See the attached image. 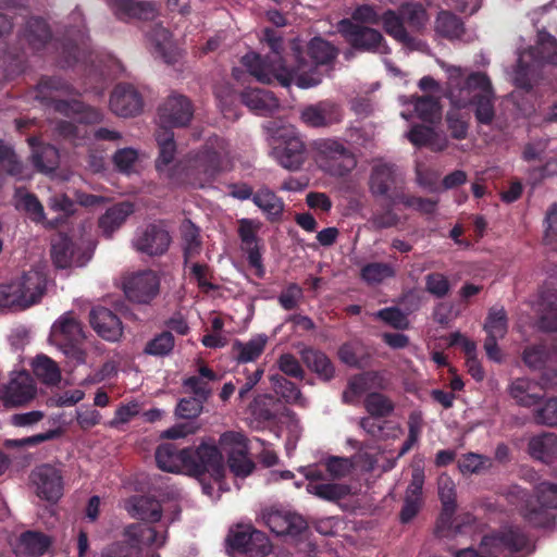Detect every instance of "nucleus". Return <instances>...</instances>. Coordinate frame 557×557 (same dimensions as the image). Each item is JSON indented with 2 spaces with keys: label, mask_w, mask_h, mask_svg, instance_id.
<instances>
[{
  "label": "nucleus",
  "mask_w": 557,
  "mask_h": 557,
  "mask_svg": "<svg viewBox=\"0 0 557 557\" xmlns=\"http://www.w3.org/2000/svg\"><path fill=\"white\" fill-rule=\"evenodd\" d=\"M30 482L40 498L55 502L62 496L63 483L61 473L50 465H41L34 469L30 474Z\"/></svg>",
  "instance_id": "nucleus-21"
},
{
  "label": "nucleus",
  "mask_w": 557,
  "mask_h": 557,
  "mask_svg": "<svg viewBox=\"0 0 557 557\" xmlns=\"http://www.w3.org/2000/svg\"><path fill=\"white\" fill-rule=\"evenodd\" d=\"M513 493L523 503L520 510L530 523L543 527L549 522L548 509L557 508V484L543 482L536 487L539 508L525 499V493L522 490L515 487Z\"/></svg>",
  "instance_id": "nucleus-12"
},
{
  "label": "nucleus",
  "mask_w": 557,
  "mask_h": 557,
  "mask_svg": "<svg viewBox=\"0 0 557 557\" xmlns=\"http://www.w3.org/2000/svg\"><path fill=\"white\" fill-rule=\"evenodd\" d=\"M55 109L58 111L65 112L66 114L69 113V111L75 113V120L79 123H98L103 117L101 111L90 107H85L78 102H75L73 104L58 102Z\"/></svg>",
  "instance_id": "nucleus-53"
},
{
  "label": "nucleus",
  "mask_w": 557,
  "mask_h": 557,
  "mask_svg": "<svg viewBox=\"0 0 557 557\" xmlns=\"http://www.w3.org/2000/svg\"><path fill=\"white\" fill-rule=\"evenodd\" d=\"M133 205L122 202L110 208L99 220V227L106 236L117 230L125 220L133 213Z\"/></svg>",
  "instance_id": "nucleus-42"
},
{
  "label": "nucleus",
  "mask_w": 557,
  "mask_h": 557,
  "mask_svg": "<svg viewBox=\"0 0 557 557\" xmlns=\"http://www.w3.org/2000/svg\"><path fill=\"white\" fill-rule=\"evenodd\" d=\"M28 141L33 148V162L35 166L44 173L53 171L59 163L58 150L50 145H39L38 139L35 137L29 138Z\"/></svg>",
  "instance_id": "nucleus-41"
},
{
  "label": "nucleus",
  "mask_w": 557,
  "mask_h": 557,
  "mask_svg": "<svg viewBox=\"0 0 557 557\" xmlns=\"http://www.w3.org/2000/svg\"><path fill=\"white\" fill-rule=\"evenodd\" d=\"M435 29L438 35L455 39L463 34V24L456 15L443 11L436 18Z\"/></svg>",
  "instance_id": "nucleus-50"
},
{
  "label": "nucleus",
  "mask_w": 557,
  "mask_h": 557,
  "mask_svg": "<svg viewBox=\"0 0 557 557\" xmlns=\"http://www.w3.org/2000/svg\"><path fill=\"white\" fill-rule=\"evenodd\" d=\"M264 40L269 44L274 55L269 62L262 61L256 53H247L243 57V64L249 73L261 83H271L274 79L283 86L296 84L300 88H310L321 82V74L317 72L311 63L302 60L299 48L296 42L293 44V50L297 60V65L287 69L278 57L281 38L271 29L264 30Z\"/></svg>",
  "instance_id": "nucleus-2"
},
{
  "label": "nucleus",
  "mask_w": 557,
  "mask_h": 557,
  "mask_svg": "<svg viewBox=\"0 0 557 557\" xmlns=\"http://www.w3.org/2000/svg\"><path fill=\"white\" fill-rule=\"evenodd\" d=\"M252 201L272 221L278 219L284 210L283 200L265 187L252 196Z\"/></svg>",
  "instance_id": "nucleus-44"
},
{
  "label": "nucleus",
  "mask_w": 557,
  "mask_h": 557,
  "mask_svg": "<svg viewBox=\"0 0 557 557\" xmlns=\"http://www.w3.org/2000/svg\"><path fill=\"white\" fill-rule=\"evenodd\" d=\"M51 544L50 537L39 532H26L20 539L18 549L27 555H42Z\"/></svg>",
  "instance_id": "nucleus-49"
},
{
  "label": "nucleus",
  "mask_w": 557,
  "mask_h": 557,
  "mask_svg": "<svg viewBox=\"0 0 557 557\" xmlns=\"http://www.w3.org/2000/svg\"><path fill=\"white\" fill-rule=\"evenodd\" d=\"M37 394V387L26 371L12 372L8 383L0 391L5 406L17 407L30 403Z\"/></svg>",
  "instance_id": "nucleus-16"
},
{
  "label": "nucleus",
  "mask_w": 557,
  "mask_h": 557,
  "mask_svg": "<svg viewBox=\"0 0 557 557\" xmlns=\"http://www.w3.org/2000/svg\"><path fill=\"white\" fill-rule=\"evenodd\" d=\"M313 149L318 166L332 176L343 177L357 166L355 154L337 139H318Z\"/></svg>",
  "instance_id": "nucleus-8"
},
{
  "label": "nucleus",
  "mask_w": 557,
  "mask_h": 557,
  "mask_svg": "<svg viewBox=\"0 0 557 557\" xmlns=\"http://www.w3.org/2000/svg\"><path fill=\"white\" fill-rule=\"evenodd\" d=\"M109 106L111 111L122 117L138 114L143 109V100L138 91L127 84L117 85L111 94Z\"/></svg>",
  "instance_id": "nucleus-22"
},
{
  "label": "nucleus",
  "mask_w": 557,
  "mask_h": 557,
  "mask_svg": "<svg viewBox=\"0 0 557 557\" xmlns=\"http://www.w3.org/2000/svg\"><path fill=\"white\" fill-rule=\"evenodd\" d=\"M151 52L168 64H174L182 55V50L172 39L168 29L158 25L153 27L148 37Z\"/></svg>",
  "instance_id": "nucleus-26"
},
{
  "label": "nucleus",
  "mask_w": 557,
  "mask_h": 557,
  "mask_svg": "<svg viewBox=\"0 0 557 557\" xmlns=\"http://www.w3.org/2000/svg\"><path fill=\"white\" fill-rule=\"evenodd\" d=\"M530 455L539 460L548 461L557 454V436L545 433L534 436L529 442Z\"/></svg>",
  "instance_id": "nucleus-46"
},
{
  "label": "nucleus",
  "mask_w": 557,
  "mask_h": 557,
  "mask_svg": "<svg viewBox=\"0 0 557 557\" xmlns=\"http://www.w3.org/2000/svg\"><path fill=\"white\" fill-rule=\"evenodd\" d=\"M181 234L185 245L186 257H191L198 252L200 247L199 230L194 223L186 220L181 225Z\"/></svg>",
  "instance_id": "nucleus-62"
},
{
  "label": "nucleus",
  "mask_w": 557,
  "mask_h": 557,
  "mask_svg": "<svg viewBox=\"0 0 557 557\" xmlns=\"http://www.w3.org/2000/svg\"><path fill=\"white\" fill-rule=\"evenodd\" d=\"M324 465L330 476L341 479L351 472L355 467V461L350 458L330 457L325 459Z\"/></svg>",
  "instance_id": "nucleus-64"
},
{
  "label": "nucleus",
  "mask_w": 557,
  "mask_h": 557,
  "mask_svg": "<svg viewBox=\"0 0 557 557\" xmlns=\"http://www.w3.org/2000/svg\"><path fill=\"white\" fill-rule=\"evenodd\" d=\"M301 357L307 367L323 380H330L334 375V367L323 352L306 348L301 351Z\"/></svg>",
  "instance_id": "nucleus-47"
},
{
  "label": "nucleus",
  "mask_w": 557,
  "mask_h": 557,
  "mask_svg": "<svg viewBox=\"0 0 557 557\" xmlns=\"http://www.w3.org/2000/svg\"><path fill=\"white\" fill-rule=\"evenodd\" d=\"M529 549L527 537L518 529L506 527L497 533L485 535L479 550L465 548L455 557H509L513 552Z\"/></svg>",
  "instance_id": "nucleus-7"
},
{
  "label": "nucleus",
  "mask_w": 557,
  "mask_h": 557,
  "mask_svg": "<svg viewBox=\"0 0 557 557\" xmlns=\"http://www.w3.org/2000/svg\"><path fill=\"white\" fill-rule=\"evenodd\" d=\"M166 531L135 523L125 528L123 540L114 542L101 552V557H159L152 550L162 547Z\"/></svg>",
  "instance_id": "nucleus-3"
},
{
  "label": "nucleus",
  "mask_w": 557,
  "mask_h": 557,
  "mask_svg": "<svg viewBox=\"0 0 557 557\" xmlns=\"http://www.w3.org/2000/svg\"><path fill=\"white\" fill-rule=\"evenodd\" d=\"M395 269L384 262H372L361 269V277L370 285L380 284L387 278L394 277Z\"/></svg>",
  "instance_id": "nucleus-51"
},
{
  "label": "nucleus",
  "mask_w": 557,
  "mask_h": 557,
  "mask_svg": "<svg viewBox=\"0 0 557 557\" xmlns=\"http://www.w3.org/2000/svg\"><path fill=\"white\" fill-rule=\"evenodd\" d=\"M312 494L324 500H337L348 494V487L337 483H309L306 487Z\"/></svg>",
  "instance_id": "nucleus-52"
},
{
  "label": "nucleus",
  "mask_w": 557,
  "mask_h": 557,
  "mask_svg": "<svg viewBox=\"0 0 557 557\" xmlns=\"http://www.w3.org/2000/svg\"><path fill=\"white\" fill-rule=\"evenodd\" d=\"M51 257L53 263L60 268L65 269L72 265H84L88 258L66 235L59 234L52 240Z\"/></svg>",
  "instance_id": "nucleus-24"
},
{
  "label": "nucleus",
  "mask_w": 557,
  "mask_h": 557,
  "mask_svg": "<svg viewBox=\"0 0 557 557\" xmlns=\"http://www.w3.org/2000/svg\"><path fill=\"white\" fill-rule=\"evenodd\" d=\"M221 447L228 454L231 471L236 476H247L253 469V463L247 457V445L243 434L226 432L220 438Z\"/></svg>",
  "instance_id": "nucleus-18"
},
{
  "label": "nucleus",
  "mask_w": 557,
  "mask_h": 557,
  "mask_svg": "<svg viewBox=\"0 0 557 557\" xmlns=\"http://www.w3.org/2000/svg\"><path fill=\"white\" fill-rule=\"evenodd\" d=\"M46 290L42 272L30 270L7 284H0V308L26 309L37 304Z\"/></svg>",
  "instance_id": "nucleus-6"
},
{
  "label": "nucleus",
  "mask_w": 557,
  "mask_h": 557,
  "mask_svg": "<svg viewBox=\"0 0 557 557\" xmlns=\"http://www.w3.org/2000/svg\"><path fill=\"white\" fill-rule=\"evenodd\" d=\"M268 341L265 334H257L247 342L236 339L232 346L235 359L244 363L255 361L264 351Z\"/></svg>",
  "instance_id": "nucleus-37"
},
{
  "label": "nucleus",
  "mask_w": 557,
  "mask_h": 557,
  "mask_svg": "<svg viewBox=\"0 0 557 557\" xmlns=\"http://www.w3.org/2000/svg\"><path fill=\"white\" fill-rule=\"evenodd\" d=\"M547 61L557 64V42L545 32L539 33V44L536 48L524 51L519 55L517 70L515 72V84L520 88H529L528 78L530 72V61Z\"/></svg>",
  "instance_id": "nucleus-13"
},
{
  "label": "nucleus",
  "mask_w": 557,
  "mask_h": 557,
  "mask_svg": "<svg viewBox=\"0 0 557 557\" xmlns=\"http://www.w3.org/2000/svg\"><path fill=\"white\" fill-rule=\"evenodd\" d=\"M364 407L372 417L388 416L394 409L392 401L379 393H370L364 400Z\"/></svg>",
  "instance_id": "nucleus-58"
},
{
  "label": "nucleus",
  "mask_w": 557,
  "mask_h": 557,
  "mask_svg": "<svg viewBox=\"0 0 557 557\" xmlns=\"http://www.w3.org/2000/svg\"><path fill=\"white\" fill-rule=\"evenodd\" d=\"M126 509L133 518L149 522H157L162 516V508L159 502L145 496L129 499Z\"/></svg>",
  "instance_id": "nucleus-39"
},
{
  "label": "nucleus",
  "mask_w": 557,
  "mask_h": 557,
  "mask_svg": "<svg viewBox=\"0 0 557 557\" xmlns=\"http://www.w3.org/2000/svg\"><path fill=\"white\" fill-rule=\"evenodd\" d=\"M262 520L276 535H297L306 529V521L299 515L277 509H267Z\"/></svg>",
  "instance_id": "nucleus-23"
},
{
  "label": "nucleus",
  "mask_w": 557,
  "mask_h": 557,
  "mask_svg": "<svg viewBox=\"0 0 557 557\" xmlns=\"http://www.w3.org/2000/svg\"><path fill=\"white\" fill-rule=\"evenodd\" d=\"M308 53L315 65L327 64L337 54V50L321 38H313L308 47Z\"/></svg>",
  "instance_id": "nucleus-56"
},
{
  "label": "nucleus",
  "mask_w": 557,
  "mask_h": 557,
  "mask_svg": "<svg viewBox=\"0 0 557 557\" xmlns=\"http://www.w3.org/2000/svg\"><path fill=\"white\" fill-rule=\"evenodd\" d=\"M438 64L447 78L445 96L451 106L447 113V123L453 137L460 139L467 135L466 115L459 114L458 110L473 107L480 123H491L495 115V94L490 77L483 72H471L443 61Z\"/></svg>",
  "instance_id": "nucleus-1"
},
{
  "label": "nucleus",
  "mask_w": 557,
  "mask_h": 557,
  "mask_svg": "<svg viewBox=\"0 0 557 557\" xmlns=\"http://www.w3.org/2000/svg\"><path fill=\"white\" fill-rule=\"evenodd\" d=\"M156 138L159 146V157L156 162L157 170L160 174L172 177L171 164L176 152L173 133L158 129Z\"/></svg>",
  "instance_id": "nucleus-36"
},
{
  "label": "nucleus",
  "mask_w": 557,
  "mask_h": 557,
  "mask_svg": "<svg viewBox=\"0 0 557 557\" xmlns=\"http://www.w3.org/2000/svg\"><path fill=\"white\" fill-rule=\"evenodd\" d=\"M15 205L20 210H24L29 219L36 223H46L48 226L53 227L55 223L46 221L44 207L37 197L23 190H17L15 194Z\"/></svg>",
  "instance_id": "nucleus-43"
},
{
  "label": "nucleus",
  "mask_w": 557,
  "mask_h": 557,
  "mask_svg": "<svg viewBox=\"0 0 557 557\" xmlns=\"http://www.w3.org/2000/svg\"><path fill=\"white\" fill-rule=\"evenodd\" d=\"M301 121L310 127H326L342 120L339 108L329 101H322L305 108Z\"/></svg>",
  "instance_id": "nucleus-27"
},
{
  "label": "nucleus",
  "mask_w": 557,
  "mask_h": 557,
  "mask_svg": "<svg viewBox=\"0 0 557 557\" xmlns=\"http://www.w3.org/2000/svg\"><path fill=\"white\" fill-rule=\"evenodd\" d=\"M90 324L99 336L115 342L123 333L120 319L106 308H95L90 312Z\"/></svg>",
  "instance_id": "nucleus-33"
},
{
  "label": "nucleus",
  "mask_w": 557,
  "mask_h": 557,
  "mask_svg": "<svg viewBox=\"0 0 557 557\" xmlns=\"http://www.w3.org/2000/svg\"><path fill=\"white\" fill-rule=\"evenodd\" d=\"M384 386L385 379L379 372H366L355 375L348 381L347 388L343 392V401L356 404L364 393L383 388Z\"/></svg>",
  "instance_id": "nucleus-28"
},
{
  "label": "nucleus",
  "mask_w": 557,
  "mask_h": 557,
  "mask_svg": "<svg viewBox=\"0 0 557 557\" xmlns=\"http://www.w3.org/2000/svg\"><path fill=\"white\" fill-rule=\"evenodd\" d=\"M491 466V460L482 455L467 454L458 460V467L465 474L476 473Z\"/></svg>",
  "instance_id": "nucleus-63"
},
{
  "label": "nucleus",
  "mask_w": 557,
  "mask_h": 557,
  "mask_svg": "<svg viewBox=\"0 0 557 557\" xmlns=\"http://www.w3.org/2000/svg\"><path fill=\"white\" fill-rule=\"evenodd\" d=\"M369 186L375 197H388L393 200L395 195L392 197L391 193L397 188V174L393 165L376 162L371 172Z\"/></svg>",
  "instance_id": "nucleus-30"
},
{
  "label": "nucleus",
  "mask_w": 557,
  "mask_h": 557,
  "mask_svg": "<svg viewBox=\"0 0 557 557\" xmlns=\"http://www.w3.org/2000/svg\"><path fill=\"white\" fill-rule=\"evenodd\" d=\"M271 382L274 385L275 392L280 394L286 401L305 407L307 405L306 398L302 396L296 385L282 376L272 375Z\"/></svg>",
  "instance_id": "nucleus-55"
},
{
  "label": "nucleus",
  "mask_w": 557,
  "mask_h": 557,
  "mask_svg": "<svg viewBox=\"0 0 557 557\" xmlns=\"http://www.w3.org/2000/svg\"><path fill=\"white\" fill-rule=\"evenodd\" d=\"M424 483V471L420 465L412 467L411 482L407 488L405 505L400 512V519L404 523L411 521L421 507V494Z\"/></svg>",
  "instance_id": "nucleus-32"
},
{
  "label": "nucleus",
  "mask_w": 557,
  "mask_h": 557,
  "mask_svg": "<svg viewBox=\"0 0 557 557\" xmlns=\"http://www.w3.org/2000/svg\"><path fill=\"white\" fill-rule=\"evenodd\" d=\"M171 244L169 232L160 224H149L137 230L133 239V248L150 257L161 256L168 251Z\"/></svg>",
  "instance_id": "nucleus-17"
},
{
  "label": "nucleus",
  "mask_w": 557,
  "mask_h": 557,
  "mask_svg": "<svg viewBox=\"0 0 557 557\" xmlns=\"http://www.w3.org/2000/svg\"><path fill=\"white\" fill-rule=\"evenodd\" d=\"M34 374L45 384L55 385L61 381L59 366L48 356L38 355L32 361Z\"/></svg>",
  "instance_id": "nucleus-45"
},
{
  "label": "nucleus",
  "mask_w": 557,
  "mask_h": 557,
  "mask_svg": "<svg viewBox=\"0 0 557 557\" xmlns=\"http://www.w3.org/2000/svg\"><path fill=\"white\" fill-rule=\"evenodd\" d=\"M438 495L443 504V511L438 519L437 532L442 536H450L460 532L461 524H470L474 518L470 513L460 515L454 518L455 511V483L446 474L438 478Z\"/></svg>",
  "instance_id": "nucleus-10"
},
{
  "label": "nucleus",
  "mask_w": 557,
  "mask_h": 557,
  "mask_svg": "<svg viewBox=\"0 0 557 557\" xmlns=\"http://www.w3.org/2000/svg\"><path fill=\"white\" fill-rule=\"evenodd\" d=\"M539 386V383L530 379L517 377L510 381L507 392L516 405L531 408L539 405L542 399V395L537 393Z\"/></svg>",
  "instance_id": "nucleus-34"
},
{
  "label": "nucleus",
  "mask_w": 557,
  "mask_h": 557,
  "mask_svg": "<svg viewBox=\"0 0 557 557\" xmlns=\"http://www.w3.org/2000/svg\"><path fill=\"white\" fill-rule=\"evenodd\" d=\"M115 166L124 173L136 172L139 164V153L133 148L120 149L113 157Z\"/></svg>",
  "instance_id": "nucleus-60"
},
{
  "label": "nucleus",
  "mask_w": 557,
  "mask_h": 557,
  "mask_svg": "<svg viewBox=\"0 0 557 557\" xmlns=\"http://www.w3.org/2000/svg\"><path fill=\"white\" fill-rule=\"evenodd\" d=\"M220 377L208 367L200 366L198 376H189L184 381V387L195 394L197 398L206 399L209 389V381H218Z\"/></svg>",
  "instance_id": "nucleus-48"
},
{
  "label": "nucleus",
  "mask_w": 557,
  "mask_h": 557,
  "mask_svg": "<svg viewBox=\"0 0 557 557\" xmlns=\"http://www.w3.org/2000/svg\"><path fill=\"white\" fill-rule=\"evenodd\" d=\"M194 114L190 101L182 95L170 96L159 110V129L186 126Z\"/></svg>",
  "instance_id": "nucleus-19"
},
{
  "label": "nucleus",
  "mask_w": 557,
  "mask_h": 557,
  "mask_svg": "<svg viewBox=\"0 0 557 557\" xmlns=\"http://www.w3.org/2000/svg\"><path fill=\"white\" fill-rule=\"evenodd\" d=\"M84 338L81 323L72 312L63 313L51 326L49 341L61 347L71 343H79Z\"/></svg>",
  "instance_id": "nucleus-25"
},
{
  "label": "nucleus",
  "mask_w": 557,
  "mask_h": 557,
  "mask_svg": "<svg viewBox=\"0 0 557 557\" xmlns=\"http://www.w3.org/2000/svg\"><path fill=\"white\" fill-rule=\"evenodd\" d=\"M413 110L419 119L430 122L438 119L441 114L437 99L431 96L417 98L413 102Z\"/></svg>",
  "instance_id": "nucleus-57"
},
{
  "label": "nucleus",
  "mask_w": 557,
  "mask_h": 557,
  "mask_svg": "<svg viewBox=\"0 0 557 557\" xmlns=\"http://www.w3.org/2000/svg\"><path fill=\"white\" fill-rule=\"evenodd\" d=\"M338 32L356 48L381 54L389 52L381 33L373 28L343 20L338 23Z\"/></svg>",
  "instance_id": "nucleus-15"
},
{
  "label": "nucleus",
  "mask_w": 557,
  "mask_h": 557,
  "mask_svg": "<svg viewBox=\"0 0 557 557\" xmlns=\"http://www.w3.org/2000/svg\"><path fill=\"white\" fill-rule=\"evenodd\" d=\"M231 554H248L251 557L265 556L271 553L269 539L251 524H238L231 529L226 537Z\"/></svg>",
  "instance_id": "nucleus-11"
},
{
  "label": "nucleus",
  "mask_w": 557,
  "mask_h": 557,
  "mask_svg": "<svg viewBox=\"0 0 557 557\" xmlns=\"http://www.w3.org/2000/svg\"><path fill=\"white\" fill-rule=\"evenodd\" d=\"M230 166V149L225 140L218 137L211 139L206 148L190 157L186 165L189 182L202 187L219 172Z\"/></svg>",
  "instance_id": "nucleus-4"
},
{
  "label": "nucleus",
  "mask_w": 557,
  "mask_h": 557,
  "mask_svg": "<svg viewBox=\"0 0 557 557\" xmlns=\"http://www.w3.org/2000/svg\"><path fill=\"white\" fill-rule=\"evenodd\" d=\"M126 297L137 304H149L160 290V278L152 270H139L123 277Z\"/></svg>",
  "instance_id": "nucleus-14"
},
{
  "label": "nucleus",
  "mask_w": 557,
  "mask_h": 557,
  "mask_svg": "<svg viewBox=\"0 0 557 557\" xmlns=\"http://www.w3.org/2000/svg\"><path fill=\"white\" fill-rule=\"evenodd\" d=\"M507 317L504 309H492L484 323L486 338L502 339L507 333Z\"/></svg>",
  "instance_id": "nucleus-54"
},
{
  "label": "nucleus",
  "mask_w": 557,
  "mask_h": 557,
  "mask_svg": "<svg viewBox=\"0 0 557 557\" xmlns=\"http://www.w3.org/2000/svg\"><path fill=\"white\" fill-rule=\"evenodd\" d=\"M108 4L114 15L123 21L131 18L152 20L158 15V8L152 2L109 0Z\"/></svg>",
  "instance_id": "nucleus-29"
},
{
  "label": "nucleus",
  "mask_w": 557,
  "mask_h": 557,
  "mask_svg": "<svg viewBox=\"0 0 557 557\" xmlns=\"http://www.w3.org/2000/svg\"><path fill=\"white\" fill-rule=\"evenodd\" d=\"M382 24L384 30L392 36L395 40L403 44L406 48L410 50H420L423 45L412 38L406 30L404 26V20L401 16H398L393 11H386L382 15Z\"/></svg>",
  "instance_id": "nucleus-35"
},
{
  "label": "nucleus",
  "mask_w": 557,
  "mask_h": 557,
  "mask_svg": "<svg viewBox=\"0 0 557 557\" xmlns=\"http://www.w3.org/2000/svg\"><path fill=\"white\" fill-rule=\"evenodd\" d=\"M188 473L201 476L203 493L213 496L214 486L219 491L227 487L223 484L225 468L223 457L211 442H202L195 450L190 449Z\"/></svg>",
  "instance_id": "nucleus-5"
},
{
  "label": "nucleus",
  "mask_w": 557,
  "mask_h": 557,
  "mask_svg": "<svg viewBox=\"0 0 557 557\" xmlns=\"http://www.w3.org/2000/svg\"><path fill=\"white\" fill-rule=\"evenodd\" d=\"M190 449L178 450L175 445L166 443L156 450L157 466L166 472H188Z\"/></svg>",
  "instance_id": "nucleus-31"
},
{
  "label": "nucleus",
  "mask_w": 557,
  "mask_h": 557,
  "mask_svg": "<svg viewBox=\"0 0 557 557\" xmlns=\"http://www.w3.org/2000/svg\"><path fill=\"white\" fill-rule=\"evenodd\" d=\"M414 146H428L434 151H442L447 147L445 134L426 126H414L407 134Z\"/></svg>",
  "instance_id": "nucleus-40"
},
{
  "label": "nucleus",
  "mask_w": 557,
  "mask_h": 557,
  "mask_svg": "<svg viewBox=\"0 0 557 557\" xmlns=\"http://www.w3.org/2000/svg\"><path fill=\"white\" fill-rule=\"evenodd\" d=\"M243 102L257 114H268L278 108L274 95L264 89H247L242 95Z\"/></svg>",
  "instance_id": "nucleus-38"
},
{
  "label": "nucleus",
  "mask_w": 557,
  "mask_h": 557,
  "mask_svg": "<svg viewBox=\"0 0 557 557\" xmlns=\"http://www.w3.org/2000/svg\"><path fill=\"white\" fill-rule=\"evenodd\" d=\"M553 297L550 294L543 295L541 304V327L549 332L557 331V305L552 300Z\"/></svg>",
  "instance_id": "nucleus-59"
},
{
  "label": "nucleus",
  "mask_w": 557,
  "mask_h": 557,
  "mask_svg": "<svg viewBox=\"0 0 557 557\" xmlns=\"http://www.w3.org/2000/svg\"><path fill=\"white\" fill-rule=\"evenodd\" d=\"M173 347V335L171 332H163L147 343L145 352L152 356H164L171 352Z\"/></svg>",
  "instance_id": "nucleus-61"
},
{
  "label": "nucleus",
  "mask_w": 557,
  "mask_h": 557,
  "mask_svg": "<svg viewBox=\"0 0 557 557\" xmlns=\"http://www.w3.org/2000/svg\"><path fill=\"white\" fill-rule=\"evenodd\" d=\"M262 224L258 220L240 219L238 221V235L242 243V249L247 253L249 264L255 268L257 275H263V265L261 260V245L258 238V232Z\"/></svg>",
  "instance_id": "nucleus-20"
},
{
  "label": "nucleus",
  "mask_w": 557,
  "mask_h": 557,
  "mask_svg": "<svg viewBox=\"0 0 557 557\" xmlns=\"http://www.w3.org/2000/svg\"><path fill=\"white\" fill-rule=\"evenodd\" d=\"M273 158L285 169L297 171L306 160V147L293 127H284L274 137Z\"/></svg>",
  "instance_id": "nucleus-9"
}]
</instances>
